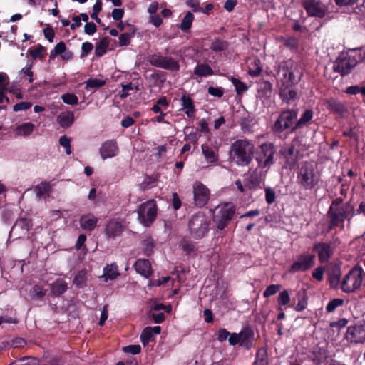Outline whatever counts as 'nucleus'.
Listing matches in <instances>:
<instances>
[{"label":"nucleus","mask_w":365,"mask_h":365,"mask_svg":"<svg viewBox=\"0 0 365 365\" xmlns=\"http://www.w3.org/2000/svg\"><path fill=\"white\" fill-rule=\"evenodd\" d=\"M235 211L233 204L226 202L220 205L214 210L213 220L217 227L223 230L231 220Z\"/></svg>","instance_id":"1a4fd4ad"},{"label":"nucleus","mask_w":365,"mask_h":365,"mask_svg":"<svg viewBox=\"0 0 365 365\" xmlns=\"http://www.w3.org/2000/svg\"><path fill=\"white\" fill-rule=\"evenodd\" d=\"M208 93L211 96L220 98L223 96L224 91L222 88L220 87H209Z\"/></svg>","instance_id":"338daca9"},{"label":"nucleus","mask_w":365,"mask_h":365,"mask_svg":"<svg viewBox=\"0 0 365 365\" xmlns=\"http://www.w3.org/2000/svg\"><path fill=\"white\" fill-rule=\"evenodd\" d=\"M51 189L50 183L44 182L35 187V192L38 197L46 198L48 195Z\"/></svg>","instance_id":"c9c22d12"},{"label":"nucleus","mask_w":365,"mask_h":365,"mask_svg":"<svg viewBox=\"0 0 365 365\" xmlns=\"http://www.w3.org/2000/svg\"><path fill=\"white\" fill-rule=\"evenodd\" d=\"M46 290L39 285H35L29 292L30 297L34 300L41 299L46 295Z\"/></svg>","instance_id":"4c0bfd02"},{"label":"nucleus","mask_w":365,"mask_h":365,"mask_svg":"<svg viewBox=\"0 0 365 365\" xmlns=\"http://www.w3.org/2000/svg\"><path fill=\"white\" fill-rule=\"evenodd\" d=\"M313 118V111L310 109L304 110L299 120L296 123L295 125L292 128V130L301 128L307 123L310 121Z\"/></svg>","instance_id":"e433bc0d"},{"label":"nucleus","mask_w":365,"mask_h":365,"mask_svg":"<svg viewBox=\"0 0 365 365\" xmlns=\"http://www.w3.org/2000/svg\"><path fill=\"white\" fill-rule=\"evenodd\" d=\"M157 205L154 200L140 204L137 210L138 220L145 227H149L155 220Z\"/></svg>","instance_id":"6e6552de"},{"label":"nucleus","mask_w":365,"mask_h":365,"mask_svg":"<svg viewBox=\"0 0 365 365\" xmlns=\"http://www.w3.org/2000/svg\"><path fill=\"white\" fill-rule=\"evenodd\" d=\"M187 5L192 8L194 11H202L204 12L203 9L200 5V1L198 0H187Z\"/></svg>","instance_id":"e2e57ef3"},{"label":"nucleus","mask_w":365,"mask_h":365,"mask_svg":"<svg viewBox=\"0 0 365 365\" xmlns=\"http://www.w3.org/2000/svg\"><path fill=\"white\" fill-rule=\"evenodd\" d=\"M118 153V147L116 142L113 140L104 142L100 148V154L103 160L115 157Z\"/></svg>","instance_id":"6ab92c4d"},{"label":"nucleus","mask_w":365,"mask_h":365,"mask_svg":"<svg viewBox=\"0 0 365 365\" xmlns=\"http://www.w3.org/2000/svg\"><path fill=\"white\" fill-rule=\"evenodd\" d=\"M68 289V284L63 279H57L51 284V292L56 296L63 294Z\"/></svg>","instance_id":"c756f323"},{"label":"nucleus","mask_w":365,"mask_h":365,"mask_svg":"<svg viewBox=\"0 0 365 365\" xmlns=\"http://www.w3.org/2000/svg\"><path fill=\"white\" fill-rule=\"evenodd\" d=\"M106 81L99 78H90L86 82V88H100L104 86Z\"/></svg>","instance_id":"de8ad7c7"},{"label":"nucleus","mask_w":365,"mask_h":365,"mask_svg":"<svg viewBox=\"0 0 365 365\" xmlns=\"http://www.w3.org/2000/svg\"><path fill=\"white\" fill-rule=\"evenodd\" d=\"M291 86L280 85L279 87V96L282 101L287 104H292L297 98V91L293 88H290Z\"/></svg>","instance_id":"aec40b11"},{"label":"nucleus","mask_w":365,"mask_h":365,"mask_svg":"<svg viewBox=\"0 0 365 365\" xmlns=\"http://www.w3.org/2000/svg\"><path fill=\"white\" fill-rule=\"evenodd\" d=\"M125 353L132 354H138L140 352L141 348L140 345H129L123 348Z\"/></svg>","instance_id":"680f3d73"},{"label":"nucleus","mask_w":365,"mask_h":365,"mask_svg":"<svg viewBox=\"0 0 365 365\" xmlns=\"http://www.w3.org/2000/svg\"><path fill=\"white\" fill-rule=\"evenodd\" d=\"M122 91L120 93V97L121 98H125L128 96L131 95V91L136 92L139 91V85L138 83L130 82L126 84H121Z\"/></svg>","instance_id":"2f4dec72"},{"label":"nucleus","mask_w":365,"mask_h":365,"mask_svg":"<svg viewBox=\"0 0 365 365\" xmlns=\"http://www.w3.org/2000/svg\"><path fill=\"white\" fill-rule=\"evenodd\" d=\"M125 228L123 222L119 219L110 220L106 227V234L109 238H115L120 235Z\"/></svg>","instance_id":"a211bd4d"},{"label":"nucleus","mask_w":365,"mask_h":365,"mask_svg":"<svg viewBox=\"0 0 365 365\" xmlns=\"http://www.w3.org/2000/svg\"><path fill=\"white\" fill-rule=\"evenodd\" d=\"M201 149L206 162L210 165H215L219 159L217 150L210 148L207 144H202Z\"/></svg>","instance_id":"412c9836"},{"label":"nucleus","mask_w":365,"mask_h":365,"mask_svg":"<svg viewBox=\"0 0 365 365\" xmlns=\"http://www.w3.org/2000/svg\"><path fill=\"white\" fill-rule=\"evenodd\" d=\"M35 125L31 123H24L18 125L16 128V133L18 135L27 136L32 133Z\"/></svg>","instance_id":"f704fd0d"},{"label":"nucleus","mask_w":365,"mask_h":365,"mask_svg":"<svg viewBox=\"0 0 365 365\" xmlns=\"http://www.w3.org/2000/svg\"><path fill=\"white\" fill-rule=\"evenodd\" d=\"M341 271L339 267H334L328 273V278L331 287L338 288L341 287V281L340 280Z\"/></svg>","instance_id":"c85d7f7f"},{"label":"nucleus","mask_w":365,"mask_h":365,"mask_svg":"<svg viewBox=\"0 0 365 365\" xmlns=\"http://www.w3.org/2000/svg\"><path fill=\"white\" fill-rule=\"evenodd\" d=\"M364 57L365 55L361 49H353L339 56L333 65V69L341 76L347 75Z\"/></svg>","instance_id":"39448f33"},{"label":"nucleus","mask_w":365,"mask_h":365,"mask_svg":"<svg viewBox=\"0 0 365 365\" xmlns=\"http://www.w3.org/2000/svg\"><path fill=\"white\" fill-rule=\"evenodd\" d=\"M32 106V103L30 102H20L14 106L13 110L15 112L26 110L29 109Z\"/></svg>","instance_id":"052dcab7"},{"label":"nucleus","mask_w":365,"mask_h":365,"mask_svg":"<svg viewBox=\"0 0 365 365\" xmlns=\"http://www.w3.org/2000/svg\"><path fill=\"white\" fill-rule=\"evenodd\" d=\"M66 50V44L61 41L56 45L54 48L51 51L50 58L53 59L58 55H61Z\"/></svg>","instance_id":"09e8293b"},{"label":"nucleus","mask_w":365,"mask_h":365,"mask_svg":"<svg viewBox=\"0 0 365 365\" xmlns=\"http://www.w3.org/2000/svg\"><path fill=\"white\" fill-rule=\"evenodd\" d=\"M46 51V48L41 44H38L34 48L29 50V53L34 58L43 59L44 55L43 53Z\"/></svg>","instance_id":"a18cd8bd"},{"label":"nucleus","mask_w":365,"mask_h":365,"mask_svg":"<svg viewBox=\"0 0 365 365\" xmlns=\"http://www.w3.org/2000/svg\"><path fill=\"white\" fill-rule=\"evenodd\" d=\"M87 281V272L86 270H81L77 272L74 279L73 284L79 288H82L86 286Z\"/></svg>","instance_id":"58836bf2"},{"label":"nucleus","mask_w":365,"mask_h":365,"mask_svg":"<svg viewBox=\"0 0 365 365\" xmlns=\"http://www.w3.org/2000/svg\"><path fill=\"white\" fill-rule=\"evenodd\" d=\"M276 199V195L274 190L271 187H267L265 189V200L266 202L271 205L272 204Z\"/></svg>","instance_id":"13d9d810"},{"label":"nucleus","mask_w":365,"mask_h":365,"mask_svg":"<svg viewBox=\"0 0 365 365\" xmlns=\"http://www.w3.org/2000/svg\"><path fill=\"white\" fill-rule=\"evenodd\" d=\"M276 149L272 143H264L259 146L255 160L257 167L250 170L251 181L255 183L261 182L266 176L269 168L274 163V155Z\"/></svg>","instance_id":"f257e3e1"},{"label":"nucleus","mask_w":365,"mask_h":365,"mask_svg":"<svg viewBox=\"0 0 365 365\" xmlns=\"http://www.w3.org/2000/svg\"><path fill=\"white\" fill-rule=\"evenodd\" d=\"M290 302L291 297L289 292L287 289L280 292L277 297V309L283 310V308H286Z\"/></svg>","instance_id":"7c9ffc66"},{"label":"nucleus","mask_w":365,"mask_h":365,"mask_svg":"<svg viewBox=\"0 0 365 365\" xmlns=\"http://www.w3.org/2000/svg\"><path fill=\"white\" fill-rule=\"evenodd\" d=\"M281 288L279 284H271L268 286L263 293L264 297H269L276 294Z\"/></svg>","instance_id":"5fc2aeb1"},{"label":"nucleus","mask_w":365,"mask_h":365,"mask_svg":"<svg viewBox=\"0 0 365 365\" xmlns=\"http://www.w3.org/2000/svg\"><path fill=\"white\" fill-rule=\"evenodd\" d=\"M303 6L310 16L323 17L327 6L320 0H303Z\"/></svg>","instance_id":"2eb2a0df"},{"label":"nucleus","mask_w":365,"mask_h":365,"mask_svg":"<svg viewBox=\"0 0 365 365\" xmlns=\"http://www.w3.org/2000/svg\"><path fill=\"white\" fill-rule=\"evenodd\" d=\"M59 144L65 148L67 155L71 153V139L66 135H63L59 139Z\"/></svg>","instance_id":"603ef678"},{"label":"nucleus","mask_w":365,"mask_h":365,"mask_svg":"<svg viewBox=\"0 0 365 365\" xmlns=\"http://www.w3.org/2000/svg\"><path fill=\"white\" fill-rule=\"evenodd\" d=\"M61 98L63 103L68 105H76L78 103L77 96L72 93L63 94Z\"/></svg>","instance_id":"3c124183"},{"label":"nucleus","mask_w":365,"mask_h":365,"mask_svg":"<svg viewBox=\"0 0 365 365\" xmlns=\"http://www.w3.org/2000/svg\"><path fill=\"white\" fill-rule=\"evenodd\" d=\"M239 334L240 345L248 347L253 338V332L250 329H245Z\"/></svg>","instance_id":"473e14b6"},{"label":"nucleus","mask_w":365,"mask_h":365,"mask_svg":"<svg viewBox=\"0 0 365 365\" xmlns=\"http://www.w3.org/2000/svg\"><path fill=\"white\" fill-rule=\"evenodd\" d=\"M313 250L317 254L321 263L329 262L334 252V246L329 242H317L314 245Z\"/></svg>","instance_id":"dca6fc26"},{"label":"nucleus","mask_w":365,"mask_h":365,"mask_svg":"<svg viewBox=\"0 0 365 365\" xmlns=\"http://www.w3.org/2000/svg\"><path fill=\"white\" fill-rule=\"evenodd\" d=\"M302 75L298 65L292 60H287L279 64L277 77L280 85L293 86L299 82Z\"/></svg>","instance_id":"20e7f679"},{"label":"nucleus","mask_w":365,"mask_h":365,"mask_svg":"<svg viewBox=\"0 0 365 365\" xmlns=\"http://www.w3.org/2000/svg\"><path fill=\"white\" fill-rule=\"evenodd\" d=\"M344 300L342 299L336 298L331 300L326 307V310L328 312H334L337 307L342 306Z\"/></svg>","instance_id":"8fccbe9b"},{"label":"nucleus","mask_w":365,"mask_h":365,"mask_svg":"<svg viewBox=\"0 0 365 365\" xmlns=\"http://www.w3.org/2000/svg\"><path fill=\"white\" fill-rule=\"evenodd\" d=\"M98 219L92 214H87L83 215L80 219V225L82 229L91 231L97 224Z\"/></svg>","instance_id":"a878e982"},{"label":"nucleus","mask_w":365,"mask_h":365,"mask_svg":"<svg viewBox=\"0 0 365 365\" xmlns=\"http://www.w3.org/2000/svg\"><path fill=\"white\" fill-rule=\"evenodd\" d=\"M346 339L351 343H362L365 341V326L356 324L349 327Z\"/></svg>","instance_id":"f3484780"},{"label":"nucleus","mask_w":365,"mask_h":365,"mask_svg":"<svg viewBox=\"0 0 365 365\" xmlns=\"http://www.w3.org/2000/svg\"><path fill=\"white\" fill-rule=\"evenodd\" d=\"M93 44L90 42H84L81 46V57L86 56L93 50Z\"/></svg>","instance_id":"69168bd1"},{"label":"nucleus","mask_w":365,"mask_h":365,"mask_svg":"<svg viewBox=\"0 0 365 365\" xmlns=\"http://www.w3.org/2000/svg\"><path fill=\"white\" fill-rule=\"evenodd\" d=\"M355 215V210L350 202L344 203V207L340 209H329L327 217L329 219V230L339 227L341 230L344 228L346 220L349 222Z\"/></svg>","instance_id":"423d86ee"},{"label":"nucleus","mask_w":365,"mask_h":365,"mask_svg":"<svg viewBox=\"0 0 365 365\" xmlns=\"http://www.w3.org/2000/svg\"><path fill=\"white\" fill-rule=\"evenodd\" d=\"M135 269L138 273L145 278H149L152 274L151 264L148 259H139L135 263Z\"/></svg>","instance_id":"4be33fe9"},{"label":"nucleus","mask_w":365,"mask_h":365,"mask_svg":"<svg viewBox=\"0 0 365 365\" xmlns=\"http://www.w3.org/2000/svg\"><path fill=\"white\" fill-rule=\"evenodd\" d=\"M135 31L132 33H124L119 36V46H127L130 43V39L133 37Z\"/></svg>","instance_id":"864d4df0"},{"label":"nucleus","mask_w":365,"mask_h":365,"mask_svg":"<svg viewBox=\"0 0 365 365\" xmlns=\"http://www.w3.org/2000/svg\"><path fill=\"white\" fill-rule=\"evenodd\" d=\"M193 21L194 15L190 11H187L182 19L181 23L179 25V29L182 32H188L192 26Z\"/></svg>","instance_id":"72a5a7b5"},{"label":"nucleus","mask_w":365,"mask_h":365,"mask_svg":"<svg viewBox=\"0 0 365 365\" xmlns=\"http://www.w3.org/2000/svg\"><path fill=\"white\" fill-rule=\"evenodd\" d=\"M315 255L311 254H302L297 256L296 260L291 265L289 272L297 273L306 272L314 265Z\"/></svg>","instance_id":"f8f14e48"},{"label":"nucleus","mask_w":365,"mask_h":365,"mask_svg":"<svg viewBox=\"0 0 365 365\" xmlns=\"http://www.w3.org/2000/svg\"><path fill=\"white\" fill-rule=\"evenodd\" d=\"M150 317L152 318L155 323L160 324L164 321L165 314L163 312L156 313L153 311H150Z\"/></svg>","instance_id":"0e129e2a"},{"label":"nucleus","mask_w":365,"mask_h":365,"mask_svg":"<svg viewBox=\"0 0 365 365\" xmlns=\"http://www.w3.org/2000/svg\"><path fill=\"white\" fill-rule=\"evenodd\" d=\"M109 45V41L108 38H102L100 42L96 45L95 48V54L97 56H102L106 52V50Z\"/></svg>","instance_id":"ea45409f"},{"label":"nucleus","mask_w":365,"mask_h":365,"mask_svg":"<svg viewBox=\"0 0 365 365\" xmlns=\"http://www.w3.org/2000/svg\"><path fill=\"white\" fill-rule=\"evenodd\" d=\"M329 107L332 111L341 115H344L346 111L344 104L335 100H331L329 102Z\"/></svg>","instance_id":"a19ab883"},{"label":"nucleus","mask_w":365,"mask_h":365,"mask_svg":"<svg viewBox=\"0 0 365 365\" xmlns=\"http://www.w3.org/2000/svg\"><path fill=\"white\" fill-rule=\"evenodd\" d=\"M227 46V42L222 40L217 39L212 43L210 46V49L215 52H220L226 50Z\"/></svg>","instance_id":"c03bdc74"},{"label":"nucleus","mask_w":365,"mask_h":365,"mask_svg":"<svg viewBox=\"0 0 365 365\" xmlns=\"http://www.w3.org/2000/svg\"><path fill=\"white\" fill-rule=\"evenodd\" d=\"M154 247V242L150 238H147L143 242V249L147 255H149Z\"/></svg>","instance_id":"6e6d98bb"},{"label":"nucleus","mask_w":365,"mask_h":365,"mask_svg":"<svg viewBox=\"0 0 365 365\" xmlns=\"http://www.w3.org/2000/svg\"><path fill=\"white\" fill-rule=\"evenodd\" d=\"M230 333L224 328H220L218 331L217 340L222 342L230 337Z\"/></svg>","instance_id":"774afa93"},{"label":"nucleus","mask_w":365,"mask_h":365,"mask_svg":"<svg viewBox=\"0 0 365 365\" xmlns=\"http://www.w3.org/2000/svg\"><path fill=\"white\" fill-rule=\"evenodd\" d=\"M324 274V268L323 267H318L316 269H314L312 273V277L319 281L321 282L323 280Z\"/></svg>","instance_id":"bf43d9fd"},{"label":"nucleus","mask_w":365,"mask_h":365,"mask_svg":"<svg viewBox=\"0 0 365 365\" xmlns=\"http://www.w3.org/2000/svg\"><path fill=\"white\" fill-rule=\"evenodd\" d=\"M307 298L305 297L304 292H303L301 297L299 299L298 302L294 306V309L297 312H302L307 307Z\"/></svg>","instance_id":"4d7b16f0"},{"label":"nucleus","mask_w":365,"mask_h":365,"mask_svg":"<svg viewBox=\"0 0 365 365\" xmlns=\"http://www.w3.org/2000/svg\"><path fill=\"white\" fill-rule=\"evenodd\" d=\"M150 331H151V327H148L145 328L143 329V332L141 333L140 340H141V342L144 345L148 344L152 340V339L154 336V334Z\"/></svg>","instance_id":"49530a36"},{"label":"nucleus","mask_w":365,"mask_h":365,"mask_svg":"<svg viewBox=\"0 0 365 365\" xmlns=\"http://www.w3.org/2000/svg\"><path fill=\"white\" fill-rule=\"evenodd\" d=\"M255 145L247 139H238L230 145L229 155L231 161L239 166H247L252 161Z\"/></svg>","instance_id":"f03ea898"},{"label":"nucleus","mask_w":365,"mask_h":365,"mask_svg":"<svg viewBox=\"0 0 365 365\" xmlns=\"http://www.w3.org/2000/svg\"><path fill=\"white\" fill-rule=\"evenodd\" d=\"M297 117V113L294 110L282 112L275 122L273 129L277 132H282L293 125Z\"/></svg>","instance_id":"ddd939ff"},{"label":"nucleus","mask_w":365,"mask_h":365,"mask_svg":"<svg viewBox=\"0 0 365 365\" xmlns=\"http://www.w3.org/2000/svg\"><path fill=\"white\" fill-rule=\"evenodd\" d=\"M194 202L198 207H203L209 201L210 190L200 182H195L193 185Z\"/></svg>","instance_id":"4468645a"},{"label":"nucleus","mask_w":365,"mask_h":365,"mask_svg":"<svg viewBox=\"0 0 365 365\" xmlns=\"http://www.w3.org/2000/svg\"><path fill=\"white\" fill-rule=\"evenodd\" d=\"M150 65L171 71H178L180 69L178 62L171 57L163 56L160 53H154L148 56Z\"/></svg>","instance_id":"9b49d317"},{"label":"nucleus","mask_w":365,"mask_h":365,"mask_svg":"<svg viewBox=\"0 0 365 365\" xmlns=\"http://www.w3.org/2000/svg\"><path fill=\"white\" fill-rule=\"evenodd\" d=\"M118 266L115 263L108 264L103 268V274L101 277L104 279V282L108 280H113L119 275Z\"/></svg>","instance_id":"bb28decb"},{"label":"nucleus","mask_w":365,"mask_h":365,"mask_svg":"<svg viewBox=\"0 0 365 365\" xmlns=\"http://www.w3.org/2000/svg\"><path fill=\"white\" fill-rule=\"evenodd\" d=\"M297 180L303 189H315L321 181V173L317 165L312 162L302 163L298 169Z\"/></svg>","instance_id":"7ed1b4c3"},{"label":"nucleus","mask_w":365,"mask_h":365,"mask_svg":"<svg viewBox=\"0 0 365 365\" xmlns=\"http://www.w3.org/2000/svg\"><path fill=\"white\" fill-rule=\"evenodd\" d=\"M74 120V113L71 111L61 112L56 118L57 123L63 128H67L71 126Z\"/></svg>","instance_id":"393cba45"},{"label":"nucleus","mask_w":365,"mask_h":365,"mask_svg":"<svg viewBox=\"0 0 365 365\" xmlns=\"http://www.w3.org/2000/svg\"><path fill=\"white\" fill-rule=\"evenodd\" d=\"M214 72L212 68L207 63H198L196 65L193 70V77L197 82H200L201 80L198 78L207 77L213 75Z\"/></svg>","instance_id":"5701e85b"},{"label":"nucleus","mask_w":365,"mask_h":365,"mask_svg":"<svg viewBox=\"0 0 365 365\" xmlns=\"http://www.w3.org/2000/svg\"><path fill=\"white\" fill-rule=\"evenodd\" d=\"M210 220L202 212L194 215L190 220L189 226L192 236L196 239L203 237L208 231Z\"/></svg>","instance_id":"9d476101"},{"label":"nucleus","mask_w":365,"mask_h":365,"mask_svg":"<svg viewBox=\"0 0 365 365\" xmlns=\"http://www.w3.org/2000/svg\"><path fill=\"white\" fill-rule=\"evenodd\" d=\"M230 81L232 83L233 86L235 88V91L238 95L242 94L248 89V87L245 83L240 81V80L234 77H230Z\"/></svg>","instance_id":"79ce46f5"},{"label":"nucleus","mask_w":365,"mask_h":365,"mask_svg":"<svg viewBox=\"0 0 365 365\" xmlns=\"http://www.w3.org/2000/svg\"><path fill=\"white\" fill-rule=\"evenodd\" d=\"M298 150L294 145H289L284 148L282 154L286 159L287 164L289 166L295 165L298 160Z\"/></svg>","instance_id":"b1692460"},{"label":"nucleus","mask_w":365,"mask_h":365,"mask_svg":"<svg viewBox=\"0 0 365 365\" xmlns=\"http://www.w3.org/2000/svg\"><path fill=\"white\" fill-rule=\"evenodd\" d=\"M181 106L183 110H185V113L188 117H192L195 113V106L193 103L192 99L190 97V96L187 94H183L180 98Z\"/></svg>","instance_id":"cd10ccee"},{"label":"nucleus","mask_w":365,"mask_h":365,"mask_svg":"<svg viewBox=\"0 0 365 365\" xmlns=\"http://www.w3.org/2000/svg\"><path fill=\"white\" fill-rule=\"evenodd\" d=\"M254 365H268L267 352L264 349L259 350L257 352Z\"/></svg>","instance_id":"37998d69"},{"label":"nucleus","mask_w":365,"mask_h":365,"mask_svg":"<svg viewBox=\"0 0 365 365\" xmlns=\"http://www.w3.org/2000/svg\"><path fill=\"white\" fill-rule=\"evenodd\" d=\"M365 277L363 269L355 267L346 274L341 283V289L346 293H350L359 289Z\"/></svg>","instance_id":"0eeeda50"}]
</instances>
